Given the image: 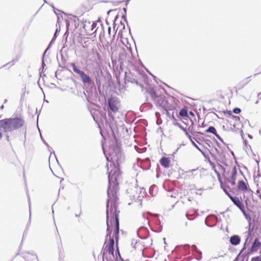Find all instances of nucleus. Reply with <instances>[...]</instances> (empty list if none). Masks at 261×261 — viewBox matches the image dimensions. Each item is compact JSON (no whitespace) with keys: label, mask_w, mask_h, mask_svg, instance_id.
I'll return each instance as SVG.
<instances>
[{"label":"nucleus","mask_w":261,"mask_h":261,"mask_svg":"<svg viewBox=\"0 0 261 261\" xmlns=\"http://www.w3.org/2000/svg\"><path fill=\"white\" fill-rule=\"evenodd\" d=\"M218 167H219V168H222V166H220H220H218Z\"/></svg>","instance_id":"nucleus-29"},{"label":"nucleus","mask_w":261,"mask_h":261,"mask_svg":"<svg viewBox=\"0 0 261 261\" xmlns=\"http://www.w3.org/2000/svg\"><path fill=\"white\" fill-rule=\"evenodd\" d=\"M224 177L227 179L232 186H234L236 185V180L238 181L239 179H241L244 176L241 171H238L236 167L233 166L230 167L229 170L226 172L224 171Z\"/></svg>","instance_id":"nucleus-3"},{"label":"nucleus","mask_w":261,"mask_h":261,"mask_svg":"<svg viewBox=\"0 0 261 261\" xmlns=\"http://www.w3.org/2000/svg\"><path fill=\"white\" fill-rule=\"evenodd\" d=\"M187 173L189 178L193 179L200 175V171H198L197 169H193L188 171Z\"/></svg>","instance_id":"nucleus-14"},{"label":"nucleus","mask_w":261,"mask_h":261,"mask_svg":"<svg viewBox=\"0 0 261 261\" xmlns=\"http://www.w3.org/2000/svg\"><path fill=\"white\" fill-rule=\"evenodd\" d=\"M88 29H89V31H86L88 33H89V34H92L93 33V32H91V30H90V27H89L88 28Z\"/></svg>","instance_id":"nucleus-24"},{"label":"nucleus","mask_w":261,"mask_h":261,"mask_svg":"<svg viewBox=\"0 0 261 261\" xmlns=\"http://www.w3.org/2000/svg\"><path fill=\"white\" fill-rule=\"evenodd\" d=\"M259 253H260V254H261V249H260V252H259Z\"/></svg>","instance_id":"nucleus-33"},{"label":"nucleus","mask_w":261,"mask_h":261,"mask_svg":"<svg viewBox=\"0 0 261 261\" xmlns=\"http://www.w3.org/2000/svg\"><path fill=\"white\" fill-rule=\"evenodd\" d=\"M223 190L225 193L228 195L231 200L232 201L233 204L237 206L240 210L242 212L243 215L245 216L246 219L250 220L251 217L250 216L247 214V212L245 210V208L243 202V201L241 198H239L237 196H232L225 188H223Z\"/></svg>","instance_id":"nucleus-5"},{"label":"nucleus","mask_w":261,"mask_h":261,"mask_svg":"<svg viewBox=\"0 0 261 261\" xmlns=\"http://www.w3.org/2000/svg\"><path fill=\"white\" fill-rule=\"evenodd\" d=\"M2 138V133L0 132V140Z\"/></svg>","instance_id":"nucleus-25"},{"label":"nucleus","mask_w":261,"mask_h":261,"mask_svg":"<svg viewBox=\"0 0 261 261\" xmlns=\"http://www.w3.org/2000/svg\"><path fill=\"white\" fill-rule=\"evenodd\" d=\"M220 98H222V99H223L224 98V96H222V95H221L220 96Z\"/></svg>","instance_id":"nucleus-27"},{"label":"nucleus","mask_w":261,"mask_h":261,"mask_svg":"<svg viewBox=\"0 0 261 261\" xmlns=\"http://www.w3.org/2000/svg\"><path fill=\"white\" fill-rule=\"evenodd\" d=\"M78 42L81 44L83 48H88L91 45L95 44V41L92 38L82 36L81 35L77 37Z\"/></svg>","instance_id":"nucleus-8"},{"label":"nucleus","mask_w":261,"mask_h":261,"mask_svg":"<svg viewBox=\"0 0 261 261\" xmlns=\"http://www.w3.org/2000/svg\"><path fill=\"white\" fill-rule=\"evenodd\" d=\"M24 124V120L20 116L0 120V128L3 129L5 132L18 129L22 127Z\"/></svg>","instance_id":"nucleus-2"},{"label":"nucleus","mask_w":261,"mask_h":261,"mask_svg":"<svg viewBox=\"0 0 261 261\" xmlns=\"http://www.w3.org/2000/svg\"><path fill=\"white\" fill-rule=\"evenodd\" d=\"M73 71L77 73L81 77L82 82L84 83L89 84L91 82V80L89 75L86 74L84 71L79 69L74 63L71 64Z\"/></svg>","instance_id":"nucleus-9"},{"label":"nucleus","mask_w":261,"mask_h":261,"mask_svg":"<svg viewBox=\"0 0 261 261\" xmlns=\"http://www.w3.org/2000/svg\"><path fill=\"white\" fill-rule=\"evenodd\" d=\"M193 124H194V123H193V122H192V127H193Z\"/></svg>","instance_id":"nucleus-28"},{"label":"nucleus","mask_w":261,"mask_h":261,"mask_svg":"<svg viewBox=\"0 0 261 261\" xmlns=\"http://www.w3.org/2000/svg\"><path fill=\"white\" fill-rule=\"evenodd\" d=\"M160 163L163 167L168 168L170 165V160L169 158L162 157L159 161Z\"/></svg>","instance_id":"nucleus-13"},{"label":"nucleus","mask_w":261,"mask_h":261,"mask_svg":"<svg viewBox=\"0 0 261 261\" xmlns=\"http://www.w3.org/2000/svg\"><path fill=\"white\" fill-rule=\"evenodd\" d=\"M215 172H216V173L217 174V177L218 178V179L220 180V178H221V177H220V174L219 173V172H218L217 171L215 170Z\"/></svg>","instance_id":"nucleus-23"},{"label":"nucleus","mask_w":261,"mask_h":261,"mask_svg":"<svg viewBox=\"0 0 261 261\" xmlns=\"http://www.w3.org/2000/svg\"><path fill=\"white\" fill-rule=\"evenodd\" d=\"M114 240L113 237H110L109 240H106L103 246L101 253L102 256L107 259L114 257Z\"/></svg>","instance_id":"nucleus-4"},{"label":"nucleus","mask_w":261,"mask_h":261,"mask_svg":"<svg viewBox=\"0 0 261 261\" xmlns=\"http://www.w3.org/2000/svg\"><path fill=\"white\" fill-rule=\"evenodd\" d=\"M108 106L109 110H108V116L110 118L114 119V117L112 113H116L119 110V101L118 98L115 97L110 98L108 100Z\"/></svg>","instance_id":"nucleus-6"},{"label":"nucleus","mask_w":261,"mask_h":261,"mask_svg":"<svg viewBox=\"0 0 261 261\" xmlns=\"http://www.w3.org/2000/svg\"><path fill=\"white\" fill-rule=\"evenodd\" d=\"M206 133H210L214 134L219 140L222 141V139L220 136L217 134L215 128L213 126H210L207 129L205 130Z\"/></svg>","instance_id":"nucleus-16"},{"label":"nucleus","mask_w":261,"mask_h":261,"mask_svg":"<svg viewBox=\"0 0 261 261\" xmlns=\"http://www.w3.org/2000/svg\"><path fill=\"white\" fill-rule=\"evenodd\" d=\"M186 136L189 138H190V139H191V136L188 133H187V132H186ZM191 141L192 142V144L196 148H197L198 149L200 150V149L199 148V147H198V146L196 145V144L193 141H192V140H191Z\"/></svg>","instance_id":"nucleus-19"},{"label":"nucleus","mask_w":261,"mask_h":261,"mask_svg":"<svg viewBox=\"0 0 261 261\" xmlns=\"http://www.w3.org/2000/svg\"><path fill=\"white\" fill-rule=\"evenodd\" d=\"M179 115L182 117H188L187 108L185 107L181 109L179 113Z\"/></svg>","instance_id":"nucleus-17"},{"label":"nucleus","mask_w":261,"mask_h":261,"mask_svg":"<svg viewBox=\"0 0 261 261\" xmlns=\"http://www.w3.org/2000/svg\"><path fill=\"white\" fill-rule=\"evenodd\" d=\"M261 246V243L258 238H255L252 243L250 251L251 252H256Z\"/></svg>","instance_id":"nucleus-12"},{"label":"nucleus","mask_w":261,"mask_h":261,"mask_svg":"<svg viewBox=\"0 0 261 261\" xmlns=\"http://www.w3.org/2000/svg\"><path fill=\"white\" fill-rule=\"evenodd\" d=\"M107 172L108 173L109 187L107 190L108 201L107 203V231H109L110 225L108 220L115 223V234L119 233L118 213L117 209V203L118 200L117 192L118 191L119 181L121 178V172L118 160L116 162L113 161L108 165Z\"/></svg>","instance_id":"nucleus-1"},{"label":"nucleus","mask_w":261,"mask_h":261,"mask_svg":"<svg viewBox=\"0 0 261 261\" xmlns=\"http://www.w3.org/2000/svg\"><path fill=\"white\" fill-rule=\"evenodd\" d=\"M132 54V49L130 47H126V49H124V54H122L120 55V58L122 60L125 61H129L130 58V55Z\"/></svg>","instance_id":"nucleus-11"},{"label":"nucleus","mask_w":261,"mask_h":261,"mask_svg":"<svg viewBox=\"0 0 261 261\" xmlns=\"http://www.w3.org/2000/svg\"><path fill=\"white\" fill-rule=\"evenodd\" d=\"M237 189L238 191L243 193L251 191L247 180L244 176L241 179H239L238 181Z\"/></svg>","instance_id":"nucleus-7"},{"label":"nucleus","mask_w":261,"mask_h":261,"mask_svg":"<svg viewBox=\"0 0 261 261\" xmlns=\"http://www.w3.org/2000/svg\"><path fill=\"white\" fill-rule=\"evenodd\" d=\"M97 55H98V57H99V56H100L98 53H97Z\"/></svg>","instance_id":"nucleus-30"},{"label":"nucleus","mask_w":261,"mask_h":261,"mask_svg":"<svg viewBox=\"0 0 261 261\" xmlns=\"http://www.w3.org/2000/svg\"><path fill=\"white\" fill-rule=\"evenodd\" d=\"M259 197H260V198L261 199V195H259Z\"/></svg>","instance_id":"nucleus-31"},{"label":"nucleus","mask_w":261,"mask_h":261,"mask_svg":"<svg viewBox=\"0 0 261 261\" xmlns=\"http://www.w3.org/2000/svg\"><path fill=\"white\" fill-rule=\"evenodd\" d=\"M97 25V23L95 21H93L92 22L90 21H85L84 24V28L86 31H89L88 28L90 27L91 32H93L95 33L96 32V30H95L96 27Z\"/></svg>","instance_id":"nucleus-10"},{"label":"nucleus","mask_w":261,"mask_h":261,"mask_svg":"<svg viewBox=\"0 0 261 261\" xmlns=\"http://www.w3.org/2000/svg\"><path fill=\"white\" fill-rule=\"evenodd\" d=\"M191 126H190L188 128V130H190Z\"/></svg>","instance_id":"nucleus-32"},{"label":"nucleus","mask_w":261,"mask_h":261,"mask_svg":"<svg viewBox=\"0 0 261 261\" xmlns=\"http://www.w3.org/2000/svg\"><path fill=\"white\" fill-rule=\"evenodd\" d=\"M190 115H193V116H194V113H193L192 112H190Z\"/></svg>","instance_id":"nucleus-26"},{"label":"nucleus","mask_w":261,"mask_h":261,"mask_svg":"<svg viewBox=\"0 0 261 261\" xmlns=\"http://www.w3.org/2000/svg\"><path fill=\"white\" fill-rule=\"evenodd\" d=\"M251 261H261V256H257L251 258Z\"/></svg>","instance_id":"nucleus-21"},{"label":"nucleus","mask_w":261,"mask_h":261,"mask_svg":"<svg viewBox=\"0 0 261 261\" xmlns=\"http://www.w3.org/2000/svg\"><path fill=\"white\" fill-rule=\"evenodd\" d=\"M248 202H249V200L248 199H245V203L246 207L248 211H251V206L249 205Z\"/></svg>","instance_id":"nucleus-20"},{"label":"nucleus","mask_w":261,"mask_h":261,"mask_svg":"<svg viewBox=\"0 0 261 261\" xmlns=\"http://www.w3.org/2000/svg\"><path fill=\"white\" fill-rule=\"evenodd\" d=\"M241 109L239 108H236L233 110V112L236 114H239L241 112Z\"/></svg>","instance_id":"nucleus-22"},{"label":"nucleus","mask_w":261,"mask_h":261,"mask_svg":"<svg viewBox=\"0 0 261 261\" xmlns=\"http://www.w3.org/2000/svg\"><path fill=\"white\" fill-rule=\"evenodd\" d=\"M240 238L237 235H234L230 237V242L233 245H237L240 244Z\"/></svg>","instance_id":"nucleus-15"},{"label":"nucleus","mask_w":261,"mask_h":261,"mask_svg":"<svg viewBox=\"0 0 261 261\" xmlns=\"http://www.w3.org/2000/svg\"><path fill=\"white\" fill-rule=\"evenodd\" d=\"M224 114H227L230 116V118L234 119L235 120L240 121V117L239 116H236L232 115V112L231 111L226 110L224 112Z\"/></svg>","instance_id":"nucleus-18"}]
</instances>
